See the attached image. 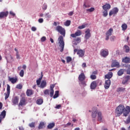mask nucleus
I'll list each match as a JSON object with an SVG mask.
<instances>
[{
    "instance_id": "f257e3e1",
    "label": "nucleus",
    "mask_w": 130,
    "mask_h": 130,
    "mask_svg": "<svg viewBox=\"0 0 130 130\" xmlns=\"http://www.w3.org/2000/svg\"><path fill=\"white\" fill-rule=\"evenodd\" d=\"M130 112L129 106H126L124 107V106L122 105H119L115 110V114L116 116H120L123 113V116L126 117Z\"/></svg>"
},
{
    "instance_id": "f03ea898",
    "label": "nucleus",
    "mask_w": 130,
    "mask_h": 130,
    "mask_svg": "<svg viewBox=\"0 0 130 130\" xmlns=\"http://www.w3.org/2000/svg\"><path fill=\"white\" fill-rule=\"evenodd\" d=\"M58 43L59 44V46L61 49H60V52H62L63 51V49L64 48V42L63 41V37L60 36L59 37L58 39Z\"/></svg>"
},
{
    "instance_id": "7ed1b4c3",
    "label": "nucleus",
    "mask_w": 130,
    "mask_h": 130,
    "mask_svg": "<svg viewBox=\"0 0 130 130\" xmlns=\"http://www.w3.org/2000/svg\"><path fill=\"white\" fill-rule=\"evenodd\" d=\"M76 52H77V54L79 55V57H83V56L85 55V51L82 49H75L74 50V54H76Z\"/></svg>"
},
{
    "instance_id": "20e7f679",
    "label": "nucleus",
    "mask_w": 130,
    "mask_h": 130,
    "mask_svg": "<svg viewBox=\"0 0 130 130\" xmlns=\"http://www.w3.org/2000/svg\"><path fill=\"white\" fill-rule=\"evenodd\" d=\"M56 30L60 33V34H61V35H63V36H65L66 35V30L64 28H62L60 25H58L56 27Z\"/></svg>"
},
{
    "instance_id": "39448f33",
    "label": "nucleus",
    "mask_w": 130,
    "mask_h": 130,
    "mask_svg": "<svg viewBox=\"0 0 130 130\" xmlns=\"http://www.w3.org/2000/svg\"><path fill=\"white\" fill-rule=\"evenodd\" d=\"M26 102H27V100H26L25 98L23 97L21 99H20L19 103L18 104L19 107H20V106H25V105L27 104Z\"/></svg>"
},
{
    "instance_id": "423d86ee",
    "label": "nucleus",
    "mask_w": 130,
    "mask_h": 130,
    "mask_svg": "<svg viewBox=\"0 0 130 130\" xmlns=\"http://www.w3.org/2000/svg\"><path fill=\"white\" fill-rule=\"evenodd\" d=\"M113 32V29L112 28H110L106 33V40H109V37L112 35V32Z\"/></svg>"
},
{
    "instance_id": "0eeeda50",
    "label": "nucleus",
    "mask_w": 130,
    "mask_h": 130,
    "mask_svg": "<svg viewBox=\"0 0 130 130\" xmlns=\"http://www.w3.org/2000/svg\"><path fill=\"white\" fill-rule=\"evenodd\" d=\"M11 92V86H10V85L7 84V92L5 93V100H7L9 97H10V93Z\"/></svg>"
},
{
    "instance_id": "6e6552de",
    "label": "nucleus",
    "mask_w": 130,
    "mask_h": 130,
    "mask_svg": "<svg viewBox=\"0 0 130 130\" xmlns=\"http://www.w3.org/2000/svg\"><path fill=\"white\" fill-rule=\"evenodd\" d=\"M108 54H109V51L107 49H102L101 51V55L103 56V57H106L108 56Z\"/></svg>"
},
{
    "instance_id": "1a4fd4ad",
    "label": "nucleus",
    "mask_w": 130,
    "mask_h": 130,
    "mask_svg": "<svg viewBox=\"0 0 130 130\" xmlns=\"http://www.w3.org/2000/svg\"><path fill=\"white\" fill-rule=\"evenodd\" d=\"M90 37H91V32L90 31V29L88 28L85 31V35L84 36V38L85 40H87L88 39H90Z\"/></svg>"
},
{
    "instance_id": "9d476101",
    "label": "nucleus",
    "mask_w": 130,
    "mask_h": 130,
    "mask_svg": "<svg viewBox=\"0 0 130 130\" xmlns=\"http://www.w3.org/2000/svg\"><path fill=\"white\" fill-rule=\"evenodd\" d=\"M82 35V31L80 30H78L75 34H72L71 35V37L72 38H76L78 36H81Z\"/></svg>"
},
{
    "instance_id": "9b49d317",
    "label": "nucleus",
    "mask_w": 130,
    "mask_h": 130,
    "mask_svg": "<svg viewBox=\"0 0 130 130\" xmlns=\"http://www.w3.org/2000/svg\"><path fill=\"white\" fill-rule=\"evenodd\" d=\"M118 13V8H114L109 12V16H112V15H116Z\"/></svg>"
},
{
    "instance_id": "f8f14e48",
    "label": "nucleus",
    "mask_w": 130,
    "mask_h": 130,
    "mask_svg": "<svg viewBox=\"0 0 130 130\" xmlns=\"http://www.w3.org/2000/svg\"><path fill=\"white\" fill-rule=\"evenodd\" d=\"M111 67V68H119V62H118L117 60H114L112 61Z\"/></svg>"
},
{
    "instance_id": "ddd939ff",
    "label": "nucleus",
    "mask_w": 130,
    "mask_h": 130,
    "mask_svg": "<svg viewBox=\"0 0 130 130\" xmlns=\"http://www.w3.org/2000/svg\"><path fill=\"white\" fill-rule=\"evenodd\" d=\"M13 105H17L19 103V96H14L12 100Z\"/></svg>"
},
{
    "instance_id": "4468645a",
    "label": "nucleus",
    "mask_w": 130,
    "mask_h": 130,
    "mask_svg": "<svg viewBox=\"0 0 130 130\" xmlns=\"http://www.w3.org/2000/svg\"><path fill=\"white\" fill-rule=\"evenodd\" d=\"M8 15H9L8 11L0 12V19H2L3 18H6V17H8Z\"/></svg>"
},
{
    "instance_id": "2eb2a0df",
    "label": "nucleus",
    "mask_w": 130,
    "mask_h": 130,
    "mask_svg": "<svg viewBox=\"0 0 130 130\" xmlns=\"http://www.w3.org/2000/svg\"><path fill=\"white\" fill-rule=\"evenodd\" d=\"M111 84V81H110V79H108L107 80H106L104 86L105 89H108L110 87Z\"/></svg>"
},
{
    "instance_id": "dca6fc26",
    "label": "nucleus",
    "mask_w": 130,
    "mask_h": 130,
    "mask_svg": "<svg viewBox=\"0 0 130 130\" xmlns=\"http://www.w3.org/2000/svg\"><path fill=\"white\" fill-rule=\"evenodd\" d=\"M6 114H7V112L6 110H3L0 114V123L2 122V120L6 117Z\"/></svg>"
},
{
    "instance_id": "f3484780",
    "label": "nucleus",
    "mask_w": 130,
    "mask_h": 130,
    "mask_svg": "<svg viewBox=\"0 0 130 130\" xmlns=\"http://www.w3.org/2000/svg\"><path fill=\"white\" fill-rule=\"evenodd\" d=\"M55 87V84H51L50 86V97H53V94H54V90H53V88Z\"/></svg>"
},
{
    "instance_id": "a211bd4d",
    "label": "nucleus",
    "mask_w": 130,
    "mask_h": 130,
    "mask_svg": "<svg viewBox=\"0 0 130 130\" xmlns=\"http://www.w3.org/2000/svg\"><path fill=\"white\" fill-rule=\"evenodd\" d=\"M86 79V77L85 76V74L84 73H82L78 77V80L80 82H83Z\"/></svg>"
},
{
    "instance_id": "6ab92c4d",
    "label": "nucleus",
    "mask_w": 130,
    "mask_h": 130,
    "mask_svg": "<svg viewBox=\"0 0 130 130\" xmlns=\"http://www.w3.org/2000/svg\"><path fill=\"white\" fill-rule=\"evenodd\" d=\"M91 116L92 118H95L96 116H97V108L95 107L92 108Z\"/></svg>"
},
{
    "instance_id": "aec40b11",
    "label": "nucleus",
    "mask_w": 130,
    "mask_h": 130,
    "mask_svg": "<svg viewBox=\"0 0 130 130\" xmlns=\"http://www.w3.org/2000/svg\"><path fill=\"white\" fill-rule=\"evenodd\" d=\"M130 80V76L127 75L124 77V79L122 82V84L123 85H125V84H126L128 81Z\"/></svg>"
},
{
    "instance_id": "412c9836",
    "label": "nucleus",
    "mask_w": 130,
    "mask_h": 130,
    "mask_svg": "<svg viewBox=\"0 0 130 130\" xmlns=\"http://www.w3.org/2000/svg\"><path fill=\"white\" fill-rule=\"evenodd\" d=\"M102 8L104 11H108V10H110L111 6L109 4H106L102 6Z\"/></svg>"
},
{
    "instance_id": "4be33fe9",
    "label": "nucleus",
    "mask_w": 130,
    "mask_h": 130,
    "mask_svg": "<svg viewBox=\"0 0 130 130\" xmlns=\"http://www.w3.org/2000/svg\"><path fill=\"white\" fill-rule=\"evenodd\" d=\"M96 87H97V81H94L92 82L90 84V88L92 90H94V89H96Z\"/></svg>"
},
{
    "instance_id": "5701e85b",
    "label": "nucleus",
    "mask_w": 130,
    "mask_h": 130,
    "mask_svg": "<svg viewBox=\"0 0 130 130\" xmlns=\"http://www.w3.org/2000/svg\"><path fill=\"white\" fill-rule=\"evenodd\" d=\"M9 81L11 82L12 84H15V83H17V82H18V78L17 77H9Z\"/></svg>"
},
{
    "instance_id": "b1692460",
    "label": "nucleus",
    "mask_w": 130,
    "mask_h": 130,
    "mask_svg": "<svg viewBox=\"0 0 130 130\" xmlns=\"http://www.w3.org/2000/svg\"><path fill=\"white\" fill-rule=\"evenodd\" d=\"M102 118H103L102 113L101 112H98V121H100V122H102Z\"/></svg>"
},
{
    "instance_id": "393cba45",
    "label": "nucleus",
    "mask_w": 130,
    "mask_h": 130,
    "mask_svg": "<svg viewBox=\"0 0 130 130\" xmlns=\"http://www.w3.org/2000/svg\"><path fill=\"white\" fill-rule=\"evenodd\" d=\"M113 76V73H112V72H109L105 75V78L108 79V80H110V79L112 78Z\"/></svg>"
},
{
    "instance_id": "a878e982",
    "label": "nucleus",
    "mask_w": 130,
    "mask_h": 130,
    "mask_svg": "<svg viewBox=\"0 0 130 130\" xmlns=\"http://www.w3.org/2000/svg\"><path fill=\"white\" fill-rule=\"evenodd\" d=\"M45 127V123L44 122H40L38 126L39 129H42Z\"/></svg>"
},
{
    "instance_id": "bb28decb",
    "label": "nucleus",
    "mask_w": 130,
    "mask_h": 130,
    "mask_svg": "<svg viewBox=\"0 0 130 130\" xmlns=\"http://www.w3.org/2000/svg\"><path fill=\"white\" fill-rule=\"evenodd\" d=\"M54 126H55V123H54V122L50 123L47 125V128H48V129H52V128Z\"/></svg>"
},
{
    "instance_id": "cd10ccee",
    "label": "nucleus",
    "mask_w": 130,
    "mask_h": 130,
    "mask_svg": "<svg viewBox=\"0 0 130 130\" xmlns=\"http://www.w3.org/2000/svg\"><path fill=\"white\" fill-rule=\"evenodd\" d=\"M122 62L125 63H129L130 62V58L129 57H125V58L122 59Z\"/></svg>"
},
{
    "instance_id": "c85d7f7f",
    "label": "nucleus",
    "mask_w": 130,
    "mask_h": 130,
    "mask_svg": "<svg viewBox=\"0 0 130 130\" xmlns=\"http://www.w3.org/2000/svg\"><path fill=\"white\" fill-rule=\"evenodd\" d=\"M43 73L41 72V76L37 80V84L38 86H39L40 85V83H41V80H42V78H43Z\"/></svg>"
},
{
    "instance_id": "c756f323",
    "label": "nucleus",
    "mask_w": 130,
    "mask_h": 130,
    "mask_svg": "<svg viewBox=\"0 0 130 130\" xmlns=\"http://www.w3.org/2000/svg\"><path fill=\"white\" fill-rule=\"evenodd\" d=\"M124 73V69H120L118 72L117 75L119 76V77H120L121 76L123 75Z\"/></svg>"
},
{
    "instance_id": "7c9ffc66",
    "label": "nucleus",
    "mask_w": 130,
    "mask_h": 130,
    "mask_svg": "<svg viewBox=\"0 0 130 130\" xmlns=\"http://www.w3.org/2000/svg\"><path fill=\"white\" fill-rule=\"evenodd\" d=\"M15 51H16V59H20L21 58V56H20V54L19 53V51H18V49H17V48H15L14 49Z\"/></svg>"
},
{
    "instance_id": "2f4dec72",
    "label": "nucleus",
    "mask_w": 130,
    "mask_h": 130,
    "mask_svg": "<svg viewBox=\"0 0 130 130\" xmlns=\"http://www.w3.org/2000/svg\"><path fill=\"white\" fill-rule=\"evenodd\" d=\"M40 87L42 89H43V88H45V87H46V81L43 80L41 83Z\"/></svg>"
},
{
    "instance_id": "473e14b6",
    "label": "nucleus",
    "mask_w": 130,
    "mask_h": 130,
    "mask_svg": "<svg viewBox=\"0 0 130 130\" xmlns=\"http://www.w3.org/2000/svg\"><path fill=\"white\" fill-rule=\"evenodd\" d=\"M33 94V90L31 89H27L26 91V95L27 96H31V95Z\"/></svg>"
},
{
    "instance_id": "72a5a7b5",
    "label": "nucleus",
    "mask_w": 130,
    "mask_h": 130,
    "mask_svg": "<svg viewBox=\"0 0 130 130\" xmlns=\"http://www.w3.org/2000/svg\"><path fill=\"white\" fill-rule=\"evenodd\" d=\"M7 60V62H12V61L11 60L13 59V56H12V55H10L8 57H6Z\"/></svg>"
},
{
    "instance_id": "f704fd0d",
    "label": "nucleus",
    "mask_w": 130,
    "mask_h": 130,
    "mask_svg": "<svg viewBox=\"0 0 130 130\" xmlns=\"http://www.w3.org/2000/svg\"><path fill=\"white\" fill-rule=\"evenodd\" d=\"M121 28H122V31H125V30L127 29V24H126V23H124L122 24Z\"/></svg>"
},
{
    "instance_id": "c9c22d12",
    "label": "nucleus",
    "mask_w": 130,
    "mask_h": 130,
    "mask_svg": "<svg viewBox=\"0 0 130 130\" xmlns=\"http://www.w3.org/2000/svg\"><path fill=\"white\" fill-rule=\"evenodd\" d=\"M42 103H43V99H39L37 100V104H38V105H41Z\"/></svg>"
},
{
    "instance_id": "e433bc0d",
    "label": "nucleus",
    "mask_w": 130,
    "mask_h": 130,
    "mask_svg": "<svg viewBox=\"0 0 130 130\" xmlns=\"http://www.w3.org/2000/svg\"><path fill=\"white\" fill-rule=\"evenodd\" d=\"M125 91V88L119 87L117 89V92H124Z\"/></svg>"
},
{
    "instance_id": "4c0bfd02",
    "label": "nucleus",
    "mask_w": 130,
    "mask_h": 130,
    "mask_svg": "<svg viewBox=\"0 0 130 130\" xmlns=\"http://www.w3.org/2000/svg\"><path fill=\"white\" fill-rule=\"evenodd\" d=\"M44 94L45 95H50V90L46 89L44 91Z\"/></svg>"
},
{
    "instance_id": "58836bf2",
    "label": "nucleus",
    "mask_w": 130,
    "mask_h": 130,
    "mask_svg": "<svg viewBox=\"0 0 130 130\" xmlns=\"http://www.w3.org/2000/svg\"><path fill=\"white\" fill-rule=\"evenodd\" d=\"M59 93V91L58 90H56L55 92V94L53 96L54 99H55V98H57V97H58Z\"/></svg>"
},
{
    "instance_id": "ea45409f",
    "label": "nucleus",
    "mask_w": 130,
    "mask_h": 130,
    "mask_svg": "<svg viewBox=\"0 0 130 130\" xmlns=\"http://www.w3.org/2000/svg\"><path fill=\"white\" fill-rule=\"evenodd\" d=\"M104 17H107L108 15V12L107 10H104V11L103 12Z\"/></svg>"
},
{
    "instance_id": "a19ab883",
    "label": "nucleus",
    "mask_w": 130,
    "mask_h": 130,
    "mask_svg": "<svg viewBox=\"0 0 130 130\" xmlns=\"http://www.w3.org/2000/svg\"><path fill=\"white\" fill-rule=\"evenodd\" d=\"M94 11H95V8L91 7L90 9H87L86 10L87 12H94Z\"/></svg>"
},
{
    "instance_id": "79ce46f5",
    "label": "nucleus",
    "mask_w": 130,
    "mask_h": 130,
    "mask_svg": "<svg viewBox=\"0 0 130 130\" xmlns=\"http://www.w3.org/2000/svg\"><path fill=\"white\" fill-rule=\"evenodd\" d=\"M66 59L67 63H69V62H71V61H72V57L70 56H68Z\"/></svg>"
},
{
    "instance_id": "37998d69",
    "label": "nucleus",
    "mask_w": 130,
    "mask_h": 130,
    "mask_svg": "<svg viewBox=\"0 0 130 130\" xmlns=\"http://www.w3.org/2000/svg\"><path fill=\"white\" fill-rule=\"evenodd\" d=\"M124 48L125 49V52H126V53L129 52V47H128L127 45H125L124 46Z\"/></svg>"
},
{
    "instance_id": "c03bdc74",
    "label": "nucleus",
    "mask_w": 130,
    "mask_h": 130,
    "mask_svg": "<svg viewBox=\"0 0 130 130\" xmlns=\"http://www.w3.org/2000/svg\"><path fill=\"white\" fill-rule=\"evenodd\" d=\"M45 17L46 19H49L51 18V15L49 14V13H47L45 15Z\"/></svg>"
},
{
    "instance_id": "a18cd8bd",
    "label": "nucleus",
    "mask_w": 130,
    "mask_h": 130,
    "mask_svg": "<svg viewBox=\"0 0 130 130\" xmlns=\"http://www.w3.org/2000/svg\"><path fill=\"white\" fill-rule=\"evenodd\" d=\"M65 26H70L71 25V20H67L64 24Z\"/></svg>"
},
{
    "instance_id": "49530a36",
    "label": "nucleus",
    "mask_w": 130,
    "mask_h": 130,
    "mask_svg": "<svg viewBox=\"0 0 130 130\" xmlns=\"http://www.w3.org/2000/svg\"><path fill=\"white\" fill-rule=\"evenodd\" d=\"M19 76L21 77H24V70H21L19 73Z\"/></svg>"
},
{
    "instance_id": "de8ad7c7",
    "label": "nucleus",
    "mask_w": 130,
    "mask_h": 130,
    "mask_svg": "<svg viewBox=\"0 0 130 130\" xmlns=\"http://www.w3.org/2000/svg\"><path fill=\"white\" fill-rule=\"evenodd\" d=\"M29 126L30 127H35V122H31L29 124Z\"/></svg>"
},
{
    "instance_id": "09e8293b",
    "label": "nucleus",
    "mask_w": 130,
    "mask_h": 130,
    "mask_svg": "<svg viewBox=\"0 0 130 130\" xmlns=\"http://www.w3.org/2000/svg\"><path fill=\"white\" fill-rule=\"evenodd\" d=\"M41 42H44L46 41V37H43L41 38Z\"/></svg>"
},
{
    "instance_id": "8fccbe9b",
    "label": "nucleus",
    "mask_w": 130,
    "mask_h": 130,
    "mask_svg": "<svg viewBox=\"0 0 130 130\" xmlns=\"http://www.w3.org/2000/svg\"><path fill=\"white\" fill-rule=\"evenodd\" d=\"M22 88H23V86L22 85V84H19L16 86L17 89H22Z\"/></svg>"
},
{
    "instance_id": "3c124183",
    "label": "nucleus",
    "mask_w": 130,
    "mask_h": 130,
    "mask_svg": "<svg viewBox=\"0 0 130 130\" xmlns=\"http://www.w3.org/2000/svg\"><path fill=\"white\" fill-rule=\"evenodd\" d=\"M96 75H91L90 76V79H91V80H96Z\"/></svg>"
},
{
    "instance_id": "603ef678",
    "label": "nucleus",
    "mask_w": 130,
    "mask_h": 130,
    "mask_svg": "<svg viewBox=\"0 0 130 130\" xmlns=\"http://www.w3.org/2000/svg\"><path fill=\"white\" fill-rule=\"evenodd\" d=\"M84 28H86V26L85 25H82L78 26V29H84Z\"/></svg>"
},
{
    "instance_id": "864d4df0",
    "label": "nucleus",
    "mask_w": 130,
    "mask_h": 130,
    "mask_svg": "<svg viewBox=\"0 0 130 130\" xmlns=\"http://www.w3.org/2000/svg\"><path fill=\"white\" fill-rule=\"evenodd\" d=\"M74 41H76V42H81V38H77L74 39Z\"/></svg>"
},
{
    "instance_id": "5fc2aeb1",
    "label": "nucleus",
    "mask_w": 130,
    "mask_h": 130,
    "mask_svg": "<svg viewBox=\"0 0 130 130\" xmlns=\"http://www.w3.org/2000/svg\"><path fill=\"white\" fill-rule=\"evenodd\" d=\"M43 10L45 11L47 9V5L46 4H44L42 8Z\"/></svg>"
},
{
    "instance_id": "6e6d98bb",
    "label": "nucleus",
    "mask_w": 130,
    "mask_h": 130,
    "mask_svg": "<svg viewBox=\"0 0 130 130\" xmlns=\"http://www.w3.org/2000/svg\"><path fill=\"white\" fill-rule=\"evenodd\" d=\"M31 31L35 32V31H36V30H37V28L35 26H32V27H31Z\"/></svg>"
},
{
    "instance_id": "4d7b16f0",
    "label": "nucleus",
    "mask_w": 130,
    "mask_h": 130,
    "mask_svg": "<svg viewBox=\"0 0 130 130\" xmlns=\"http://www.w3.org/2000/svg\"><path fill=\"white\" fill-rule=\"evenodd\" d=\"M10 14L11 15V16H13V17H15L16 16V14L13 12V11H10Z\"/></svg>"
},
{
    "instance_id": "13d9d810",
    "label": "nucleus",
    "mask_w": 130,
    "mask_h": 130,
    "mask_svg": "<svg viewBox=\"0 0 130 130\" xmlns=\"http://www.w3.org/2000/svg\"><path fill=\"white\" fill-rule=\"evenodd\" d=\"M60 107H61V105H57V106H56L55 108H56V109H59V108H60Z\"/></svg>"
},
{
    "instance_id": "bf43d9fd",
    "label": "nucleus",
    "mask_w": 130,
    "mask_h": 130,
    "mask_svg": "<svg viewBox=\"0 0 130 130\" xmlns=\"http://www.w3.org/2000/svg\"><path fill=\"white\" fill-rule=\"evenodd\" d=\"M114 39H115V36L111 37V38H110L111 41H114Z\"/></svg>"
},
{
    "instance_id": "052dcab7",
    "label": "nucleus",
    "mask_w": 130,
    "mask_h": 130,
    "mask_svg": "<svg viewBox=\"0 0 130 130\" xmlns=\"http://www.w3.org/2000/svg\"><path fill=\"white\" fill-rule=\"evenodd\" d=\"M39 23H43V18H40L38 20Z\"/></svg>"
},
{
    "instance_id": "680f3d73",
    "label": "nucleus",
    "mask_w": 130,
    "mask_h": 130,
    "mask_svg": "<svg viewBox=\"0 0 130 130\" xmlns=\"http://www.w3.org/2000/svg\"><path fill=\"white\" fill-rule=\"evenodd\" d=\"M68 15L69 16H73V15H74V11H71L69 12Z\"/></svg>"
},
{
    "instance_id": "e2e57ef3",
    "label": "nucleus",
    "mask_w": 130,
    "mask_h": 130,
    "mask_svg": "<svg viewBox=\"0 0 130 130\" xmlns=\"http://www.w3.org/2000/svg\"><path fill=\"white\" fill-rule=\"evenodd\" d=\"M3 103L0 102V110H2V109H3Z\"/></svg>"
},
{
    "instance_id": "0e129e2a",
    "label": "nucleus",
    "mask_w": 130,
    "mask_h": 130,
    "mask_svg": "<svg viewBox=\"0 0 130 130\" xmlns=\"http://www.w3.org/2000/svg\"><path fill=\"white\" fill-rule=\"evenodd\" d=\"M127 75H130V68L128 69L126 71Z\"/></svg>"
},
{
    "instance_id": "69168bd1",
    "label": "nucleus",
    "mask_w": 130,
    "mask_h": 130,
    "mask_svg": "<svg viewBox=\"0 0 130 130\" xmlns=\"http://www.w3.org/2000/svg\"><path fill=\"white\" fill-rule=\"evenodd\" d=\"M87 67V65L86 64V63H83L82 64V68H86Z\"/></svg>"
},
{
    "instance_id": "338daca9",
    "label": "nucleus",
    "mask_w": 130,
    "mask_h": 130,
    "mask_svg": "<svg viewBox=\"0 0 130 130\" xmlns=\"http://www.w3.org/2000/svg\"><path fill=\"white\" fill-rule=\"evenodd\" d=\"M26 68L27 67L25 64L23 65L22 69H23V70H26Z\"/></svg>"
},
{
    "instance_id": "774afa93",
    "label": "nucleus",
    "mask_w": 130,
    "mask_h": 130,
    "mask_svg": "<svg viewBox=\"0 0 130 130\" xmlns=\"http://www.w3.org/2000/svg\"><path fill=\"white\" fill-rule=\"evenodd\" d=\"M19 130H24V128L23 127V126H19Z\"/></svg>"
}]
</instances>
